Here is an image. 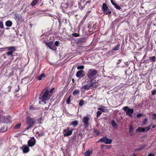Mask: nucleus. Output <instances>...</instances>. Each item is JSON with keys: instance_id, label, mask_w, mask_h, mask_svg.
<instances>
[{"instance_id": "obj_24", "label": "nucleus", "mask_w": 156, "mask_h": 156, "mask_svg": "<svg viewBox=\"0 0 156 156\" xmlns=\"http://www.w3.org/2000/svg\"><path fill=\"white\" fill-rule=\"evenodd\" d=\"M73 2V1L69 0L66 3V5H67V7L68 6L72 5Z\"/></svg>"}, {"instance_id": "obj_32", "label": "nucleus", "mask_w": 156, "mask_h": 156, "mask_svg": "<svg viewBox=\"0 0 156 156\" xmlns=\"http://www.w3.org/2000/svg\"><path fill=\"white\" fill-rule=\"evenodd\" d=\"M149 58L152 61L155 62V61L156 57L155 56H153L152 57H150Z\"/></svg>"}, {"instance_id": "obj_3", "label": "nucleus", "mask_w": 156, "mask_h": 156, "mask_svg": "<svg viewBox=\"0 0 156 156\" xmlns=\"http://www.w3.org/2000/svg\"><path fill=\"white\" fill-rule=\"evenodd\" d=\"M91 118L90 114H88L83 118L82 121L83 123V126L85 128L88 127L89 125V121Z\"/></svg>"}, {"instance_id": "obj_49", "label": "nucleus", "mask_w": 156, "mask_h": 156, "mask_svg": "<svg viewBox=\"0 0 156 156\" xmlns=\"http://www.w3.org/2000/svg\"><path fill=\"white\" fill-rule=\"evenodd\" d=\"M55 44L56 46H58L59 45V41H55Z\"/></svg>"}, {"instance_id": "obj_40", "label": "nucleus", "mask_w": 156, "mask_h": 156, "mask_svg": "<svg viewBox=\"0 0 156 156\" xmlns=\"http://www.w3.org/2000/svg\"><path fill=\"white\" fill-rule=\"evenodd\" d=\"M70 99H71V96H69V97L67 99V101H66V102L67 104H69V103L70 101Z\"/></svg>"}, {"instance_id": "obj_9", "label": "nucleus", "mask_w": 156, "mask_h": 156, "mask_svg": "<svg viewBox=\"0 0 156 156\" xmlns=\"http://www.w3.org/2000/svg\"><path fill=\"white\" fill-rule=\"evenodd\" d=\"M99 141L104 142L106 144H110L112 143V140L107 138V137H105L101 139Z\"/></svg>"}, {"instance_id": "obj_45", "label": "nucleus", "mask_w": 156, "mask_h": 156, "mask_svg": "<svg viewBox=\"0 0 156 156\" xmlns=\"http://www.w3.org/2000/svg\"><path fill=\"white\" fill-rule=\"evenodd\" d=\"M55 88H52L50 90V93H49V94H51V95H52V93L55 90Z\"/></svg>"}, {"instance_id": "obj_31", "label": "nucleus", "mask_w": 156, "mask_h": 156, "mask_svg": "<svg viewBox=\"0 0 156 156\" xmlns=\"http://www.w3.org/2000/svg\"><path fill=\"white\" fill-rule=\"evenodd\" d=\"M151 128V126L149 125L147 127H145L144 128V129L145 131V132L148 131Z\"/></svg>"}, {"instance_id": "obj_48", "label": "nucleus", "mask_w": 156, "mask_h": 156, "mask_svg": "<svg viewBox=\"0 0 156 156\" xmlns=\"http://www.w3.org/2000/svg\"><path fill=\"white\" fill-rule=\"evenodd\" d=\"M95 132L97 135H98L99 134V132L97 130H95Z\"/></svg>"}, {"instance_id": "obj_1", "label": "nucleus", "mask_w": 156, "mask_h": 156, "mask_svg": "<svg viewBox=\"0 0 156 156\" xmlns=\"http://www.w3.org/2000/svg\"><path fill=\"white\" fill-rule=\"evenodd\" d=\"M51 96V94H49V91L45 89L41 93L39 99L40 100L39 101V104H41L44 106L43 109L44 110H47L49 108V105L44 101L48 100Z\"/></svg>"}, {"instance_id": "obj_57", "label": "nucleus", "mask_w": 156, "mask_h": 156, "mask_svg": "<svg viewBox=\"0 0 156 156\" xmlns=\"http://www.w3.org/2000/svg\"><path fill=\"white\" fill-rule=\"evenodd\" d=\"M133 156H137V155L135 154L134 153L133 154Z\"/></svg>"}, {"instance_id": "obj_53", "label": "nucleus", "mask_w": 156, "mask_h": 156, "mask_svg": "<svg viewBox=\"0 0 156 156\" xmlns=\"http://www.w3.org/2000/svg\"><path fill=\"white\" fill-rule=\"evenodd\" d=\"M121 61V59L119 60L118 61V62H117V64H119L120 63Z\"/></svg>"}, {"instance_id": "obj_7", "label": "nucleus", "mask_w": 156, "mask_h": 156, "mask_svg": "<svg viewBox=\"0 0 156 156\" xmlns=\"http://www.w3.org/2000/svg\"><path fill=\"white\" fill-rule=\"evenodd\" d=\"M102 9L103 13L107 15L111 13V11L108 8L107 4L105 3L103 4Z\"/></svg>"}, {"instance_id": "obj_22", "label": "nucleus", "mask_w": 156, "mask_h": 156, "mask_svg": "<svg viewBox=\"0 0 156 156\" xmlns=\"http://www.w3.org/2000/svg\"><path fill=\"white\" fill-rule=\"evenodd\" d=\"M136 131L137 132H145L144 128L141 127H139L137 129H136Z\"/></svg>"}, {"instance_id": "obj_13", "label": "nucleus", "mask_w": 156, "mask_h": 156, "mask_svg": "<svg viewBox=\"0 0 156 156\" xmlns=\"http://www.w3.org/2000/svg\"><path fill=\"white\" fill-rule=\"evenodd\" d=\"M22 15L21 13H16L14 14V19L17 21H19L21 19Z\"/></svg>"}, {"instance_id": "obj_27", "label": "nucleus", "mask_w": 156, "mask_h": 156, "mask_svg": "<svg viewBox=\"0 0 156 156\" xmlns=\"http://www.w3.org/2000/svg\"><path fill=\"white\" fill-rule=\"evenodd\" d=\"M120 46V44H118L116 46H115L112 50L116 51L119 49Z\"/></svg>"}, {"instance_id": "obj_38", "label": "nucleus", "mask_w": 156, "mask_h": 156, "mask_svg": "<svg viewBox=\"0 0 156 156\" xmlns=\"http://www.w3.org/2000/svg\"><path fill=\"white\" fill-rule=\"evenodd\" d=\"M83 103H84V101H83V100H80V101L79 103V105L80 106H82L83 105Z\"/></svg>"}, {"instance_id": "obj_33", "label": "nucleus", "mask_w": 156, "mask_h": 156, "mask_svg": "<svg viewBox=\"0 0 156 156\" xmlns=\"http://www.w3.org/2000/svg\"><path fill=\"white\" fill-rule=\"evenodd\" d=\"M79 93V91L77 90H76L73 93V94L74 95H76L77 94H78Z\"/></svg>"}, {"instance_id": "obj_52", "label": "nucleus", "mask_w": 156, "mask_h": 156, "mask_svg": "<svg viewBox=\"0 0 156 156\" xmlns=\"http://www.w3.org/2000/svg\"><path fill=\"white\" fill-rule=\"evenodd\" d=\"M142 115L141 114V113H139V114H137V117H141L142 116Z\"/></svg>"}, {"instance_id": "obj_4", "label": "nucleus", "mask_w": 156, "mask_h": 156, "mask_svg": "<svg viewBox=\"0 0 156 156\" xmlns=\"http://www.w3.org/2000/svg\"><path fill=\"white\" fill-rule=\"evenodd\" d=\"M97 73V71L94 69H90L88 72L87 76L90 79H93Z\"/></svg>"}, {"instance_id": "obj_21", "label": "nucleus", "mask_w": 156, "mask_h": 156, "mask_svg": "<svg viewBox=\"0 0 156 156\" xmlns=\"http://www.w3.org/2000/svg\"><path fill=\"white\" fill-rule=\"evenodd\" d=\"M133 127L132 125L130 126V128L129 129V133L131 135L133 134Z\"/></svg>"}, {"instance_id": "obj_55", "label": "nucleus", "mask_w": 156, "mask_h": 156, "mask_svg": "<svg viewBox=\"0 0 156 156\" xmlns=\"http://www.w3.org/2000/svg\"><path fill=\"white\" fill-rule=\"evenodd\" d=\"M111 148V147L110 146H107L106 147V149H109Z\"/></svg>"}, {"instance_id": "obj_15", "label": "nucleus", "mask_w": 156, "mask_h": 156, "mask_svg": "<svg viewBox=\"0 0 156 156\" xmlns=\"http://www.w3.org/2000/svg\"><path fill=\"white\" fill-rule=\"evenodd\" d=\"M146 145H142L139 148L135 149L136 151H141L143 150L146 147Z\"/></svg>"}, {"instance_id": "obj_46", "label": "nucleus", "mask_w": 156, "mask_h": 156, "mask_svg": "<svg viewBox=\"0 0 156 156\" xmlns=\"http://www.w3.org/2000/svg\"><path fill=\"white\" fill-rule=\"evenodd\" d=\"M44 131L43 130H42V131L40 132V133H39V135H40V136H43L44 135Z\"/></svg>"}, {"instance_id": "obj_16", "label": "nucleus", "mask_w": 156, "mask_h": 156, "mask_svg": "<svg viewBox=\"0 0 156 156\" xmlns=\"http://www.w3.org/2000/svg\"><path fill=\"white\" fill-rule=\"evenodd\" d=\"M91 80L90 81L89 84L90 86V87L94 86V87H96V86L94 85V83H95V81L93 80V79H91Z\"/></svg>"}, {"instance_id": "obj_41", "label": "nucleus", "mask_w": 156, "mask_h": 156, "mask_svg": "<svg viewBox=\"0 0 156 156\" xmlns=\"http://www.w3.org/2000/svg\"><path fill=\"white\" fill-rule=\"evenodd\" d=\"M152 119L153 120H156V114H154L152 115Z\"/></svg>"}, {"instance_id": "obj_14", "label": "nucleus", "mask_w": 156, "mask_h": 156, "mask_svg": "<svg viewBox=\"0 0 156 156\" xmlns=\"http://www.w3.org/2000/svg\"><path fill=\"white\" fill-rule=\"evenodd\" d=\"M23 153H27L30 150L29 147L28 146L23 145L21 148Z\"/></svg>"}, {"instance_id": "obj_20", "label": "nucleus", "mask_w": 156, "mask_h": 156, "mask_svg": "<svg viewBox=\"0 0 156 156\" xmlns=\"http://www.w3.org/2000/svg\"><path fill=\"white\" fill-rule=\"evenodd\" d=\"M90 87H91L90 86L89 83H88L87 84L83 86L82 88H84L85 90H88L90 89Z\"/></svg>"}, {"instance_id": "obj_2", "label": "nucleus", "mask_w": 156, "mask_h": 156, "mask_svg": "<svg viewBox=\"0 0 156 156\" xmlns=\"http://www.w3.org/2000/svg\"><path fill=\"white\" fill-rule=\"evenodd\" d=\"M4 49H6L5 50L6 51H9L5 53V54L2 55L4 58H6V55L12 56L13 52L16 51V48L15 47L12 46L6 47Z\"/></svg>"}, {"instance_id": "obj_29", "label": "nucleus", "mask_w": 156, "mask_h": 156, "mask_svg": "<svg viewBox=\"0 0 156 156\" xmlns=\"http://www.w3.org/2000/svg\"><path fill=\"white\" fill-rule=\"evenodd\" d=\"M105 107H102L101 106L100 107H100L98 108V109L101 110V112H105Z\"/></svg>"}, {"instance_id": "obj_58", "label": "nucleus", "mask_w": 156, "mask_h": 156, "mask_svg": "<svg viewBox=\"0 0 156 156\" xmlns=\"http://www.w3.org/2000/svg\"><path fill=\"white\" fill-rule=\"evenodd\" d=\"M155 127V125H154L153 126L152 128H154Z\"/></svg>"}, {"instance_id": "obj_28", "label": "nucleus", "mask_w": 156, "mask_h": 156, "mask_svg": "<svg viewBox=\"0 0 156 156\" xmlns=\"http://www.w3.org/2000/svg\"><path fill=\"white\" fill-rule=\"evenodd\" d=\"M45 76V74L44 73H42L38 77V79L39 80H41L43 77Z\"/></svg>"}, {"instance_id": "obj_43", "label": "nucleus", "mask_w": 156, "mask_h": 156, "mask_svg": "<svg viewBox=\"0 0 156 156\" xmlns=\"http://www.w3.org/2000/svg\"><path fill=\"white\" fill-rule=\"evenodd\" d=\"M3 27V22L0 20V28H2Z\"/></svg>"}, {"instance_id": "obj_36", "label": "nucleus", "mask_w": 156, "mask_h": 156, "mask_svg": "<svg viewBox=\"0 0 156 156\" xmlns=\"http://www.w3.org/2000/svg\"><path fill=\"white\" fill-rule=\"evenodd\" d=\"M7 129H5V127H3L0 129V133L6 131Z\"/></svg>"}, {"instance_id": "obj_18", "label": "nucleus", "mask_w": 156, "mask_h": 156, "mask_svg": "<svg viewBox=\"0 0 156 156\" xmlns=\"http://www.w3.org/2000/svg\"><path fill=\"white\" fill-rule=\"evenodd\" d=\"M83 72V71L82 70H80L78 71L76 73V76L78 77H79L81 76Z\"/></svg>"}, {"instance_id": "obj_6", "label": "nucleus", "mask_w": 156, "mask_h": 156, "mask_svg": "<svg viewBox=\"0 0 156 156\" xmlns=\"http://www.w3.org/2000/svg\"><path fill=\"white\" fill-rule=\"evenodd\" d=\"M11 117L10 116H2L0 118V122L3 123H11L12 122Z\"/></svg>"}, {"instance_id": "obj_37", "label": "nucleus", "mask_w": 156, "mask_h": 156, "mask_svg": "<svg viewBox=\"0 0 156 156\" xmlns=\"http://www.w3.org/2000/svg\"><path fill=\"white\" fill-rule=\"evenodd\" d=\"M114 6L117 9L120 10L121 9V7L119 6L118 5L116 4H115Z\"/></svg>"}, {"instance_id": "obj_12", "label": "nucleus", "mask_w": 156, "mask_h": 156, "mask_svg": "<svg viewBox=\"0 0 156 156\" xmlns=\"http://www.w3.org/2000/svg\"><path fill=\"white\" fill-rule=\"evenodd\" d=\"M35 139L33 137L28 141V144L29 146L32 147L34 146L35 143Z\"/></svg>"}, {"instance_id": "obj_26", "label": "nucleus", "mask_w": 156, "mask_h": 156, "mask_svg": "<svg viewBox=\"0 0 156 156\" xmlns=\"http://www.w3.org/2000/svg\"><path fill=\"white\" fill-rule=\"evenodd\" d=\"M38 2V0H33L31 4L32 6L35 5Z\"/></svg>"}, {"instance_id": "obj_44", "label": "nucleus", "mask_w": 156, "mask_h": 156, "mask_svg": "<svg viewBox=\"0 0 156 156\" xmlns=\"http://www.w3.org/2000/svg\"><path fill=\"white\" fill-rule=\"evenodd\" d=\"M72 36H73L76 37L79 36V34H78L76 33L73 34H72Z\"/></svg>"}, {"instance_id": "obj_42", "label": "nucleus", "mask_w": 156, "mask_h": 156, "mask_svg": "<svg viewBox=\"0 0 156 156\" xmlns=\"http://www.w3.org/2000/svg\"><path fill=\"white\" fill-rule=\"evenodd\" d=\"M84 68V66H78L77 67V69H83Z\"/></svg>"}, {"instance_id": "obj_35", "label": "nucleus", "mask_w": 156, "mask_h": 156, "mask_svg": "<svg viewBox=\"0 0 156 156\" xmlns=\"http://www.w3.org/2000/svg\"><path fill=\"white\" fill-rule=\"evenodd\" d=\"M102 113V112L101 111H97V117H98L100 115H101V114Z\"/></svg>"}, {"instance_id": "obj_23", "label": "nucleus", "mask_w": 156, "mask_h": 156, "mask_svg": "<svg viewBox=\"0 0 156 156\" xmlns=\"http://www.w3.org/2000/svg\"><path fill=\"white\" fill-rule=\"evenodd\" d=\"M92 152L91 151H88L86 152L84 154L85 156H89L91 155Z\"/></svg>"}, {"instance_id": "obj_51", "label": "nucleus", "mask_w": 156, "mask_h": 156, "mask_svg": "<svg viewBox=\"0 0 156 156\" xmlns=\"http://www.w3.org/2000/svg\"><path fill=\"white\" fill-rule=\"evenodd\" d=\"M155 154H154L150 153L148 154V156H154Z\"/></svg>"}, {"instance_id": "obj_56", "label": "nucleus", "mask_w": 156, "mask_h": 156, "mask_svg": "<svg viewBox=\"0 0 156 156\" xmlns=\"http://www.w3.org/2000/svg\"><path fill=\"white\" fill-rule=\"evenodd\" d=\"M32 126H28L26 127V129H29L30 127H31Z\"/></svg>"}, {"instance_id": "obj_8", "label": "nucleus", "mask_w": 156, "mask_h": 156, "mask_svg": "<svg viewBox=\"0 0 156 156\" xmlns=\"http://www.w3.org/2000/svg\"><path fill=\"white\" fill-rule=\"evenodd\" d=\"M123 109L126 112V114L129 116L131 117L133 112V109L129 108L128 107L125 106L123 108Z\"/></svg>"}, {"instance_id": "obj_34", "label": "nucleus", "mask_w": 156, "mask_h": 156, "mask_svg": "<svg viewBox=\"0 0 156 156\" xmlns=\"http://www.w3.org/2000/svg\"><path fill=\"white\" fill-rule=\"evenodd\" d=\"M21 125V124L20 123H18L14 127V128L16 129H18L20 127Z\"/></svg>"}, {"instance_id": "obj_50", "label": "nucleus", "mask_w": 156, "mask_h": 156, "mask_svg": "<svg viewBox=\"0 0 156 156\" xmlns=\"http://www.w3.org/2000/svg\"><path fill=\"white\" fill-rule=\"evenodd\" d=\"M156 93V90H154L152 91V94L153 95H154Z\"/></svg>"}, {"instance_id": "obj_59", "label": "nucleus", "mask_w": 156, "mask_h": 156, "mask_svg": "<svg viewBox=\"0 0 156 156\" xmlns=\"http://www.w3.org/2000/svg\"><path fill=\"white\" fill-rule=\"evenodd\" d=\"M2 143V141L0 140V144Z\"/></svg>"}, {"instance_id": "obj_17", "label": "nucleus", "mask_w": 156, "mask_h": 156, "mask_svg": "<svg viewBox=\"0 0 156 156\" xmlns=\"http://www.w3.org/2000/svg\"><path fill=\"white\" fill-rule=\"evenodd\" d=\"M5 24L6 26L10 27L12 26V23L11 21L8 20L6 22Z\"/></svg>"}, {"instance_id": "obj_5", "label": "nucleus", "mask_w": 156, "mask_h": 156, "mask_svg": "<svg viewBox=\"0 0 156 156\" xmlns=\"http://www.w3.org/2000/svg\"><path fill=\"white\" fill-rule=\"evenodd\" d=\"M73 130V128L68 127L66 129H64L63 131L64 136H68L71 135Z\"/></svg>"}, {"instance_id": "obj_60", "label": "nucleus", "mask_w": 156, "mask_h": 156, "mask_svg": "<svg viewBox=\"0 0 156 156\" xmlns=\"http://www.w3.org/2000/svg\"><path fill=\"white\" fill-rule=\"evenodd\" d=\"M2 49V48H0V50H1V49Z\"/></svg>"}, {"instance_id": "obj_10", "label": "nucleus", "mask_w": 156, "mask_h": 156, "mask_svg": "<svg viewBox=\"0 0 156 156\" xmlns=\"http://www.w3.org/2000/svg\"><path fill=\"white\" fill-rule=\"evenodd\" d=\"M36 122V120L33 118H28L27 120V123L29 126H32Z\"/></svg>"}, {"instance_id": "obj_47", "label": "nucleus", "mask_w": 156, "mask_h": 156, "mask_svg": "<svg viewBox=\"0 0 156 156\" xmlns=\"http://www.w3.org/2000/svg\"><path fill=\"white\" fill-rule=\"evenodd\" d=\"M4 33V31L3 30H0V36L3 35Z\"/></svg>"}, {"instance_id": "obj_25", "label": "nucleus", "mask_w": 156, "mask_h": 156, "mask_svg": "<svg viewBox=\"0 0 156 156\" xmlns=\"http://www.w3.org/2000/svg\"><path fill=\"white\" fill-rule=\"evenodd\" d=\"M78 123V121L76 120L72 122L71 123V125H73L74 127H76L77 126Z\"/></svg>"}, {"instance_id": "obj_54", "label": "nucleus", "mask_w": 156, "mask_h": 156, "mask_svg": "<svg viewBox=\"0 0 156 156\" xmlns=\"http://www.w3.org/2000/svg\"><path fill=\"white\" fill-rule=\"evenodd\" d=\"M111 2L112 4L113 5H115L116 4L114 2H113V1H112V0H111Z\"/></svg>"}, {"instance_id": "obj_30", "label": "nucleus", "mask_w": 156, "mask_h": 156, "mask_svg": "<svg viewBox=\"0 0 156 156\" xmlns=\"http://www.w3.org/2000/svg\"><path fill=\"white\" fill-rule=\"evenodd\" d=\"M30 109L31 111H34L37 110L38 108L37 107H34L33 105H31L30 107Z\"/></svg>"}, {"instance_id": "obj_39", "label": "nucleus", "mask_w": 156, "mask_h": 156, "mask_svg": "<svg viewBox=\"0 0 156 156\" xmlns=\"http://www.w3.org/2000/svg\"><path fill=\"white\" fill-rule=\"evenodd\" d=\"M148 121V119L147 118H145L144 119V121L142 122L143 125H145L146 124Z\"/></svg>"}, {"instance_id": "obj_19", "label": "nucleus", "mask_w": 156, "mask_h": 156, "mask_svg": "<svg viewBox=\"0 0 156 156\" xmlns=\"http://www.w3.org/2000/svg\"><path fill=\"white\" fill-rule=\"evenodd\" d=\"M112 126L115 129H117V126L116 123L115 122L114 120H112Z\"/></svg>"}, {"instance_id": "obj_11", "label": "nucleus", "mask_w": 156, "mask_h": 156, "mask_svg": "<svg viewBox=\"0 0 156 156\" xmlns=\"http://www.w3.org/2000/svg\"><path fill=\"white\" fill-rule=\"evenodd\" d=\"M46 44L51 49L55 50L56 49V48L53 44V43L52 42L50 41L49 42H46Z\"/></svg>"}]
</instances>
